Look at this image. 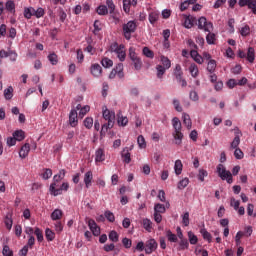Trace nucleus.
Segmentation results:
<instances>
[{"label": "nucleus", "mask_w": 256, "mask_h": 256, "mask_svg": "<svg viewBox=\"0 0 256 256\" xmlns=\"http://www.w3.org/2000/svg\"><path fill=\"white\" fill-rule=\"evenodd\" d=\"M103 119H105V121H108V123L102 126L101 133H107V131H109V129H113V126L115 125V112L110 111L106 108L105 110H103Z\"/></svg>", "instance_id": "obj_1"}, {"label": "nucleus", "mask_w": 256, "mask_h": 256, "mask_svg": "<svg viewBox=\"0 0 256 256\" xmlns=\"http://www.w3.org/2000/svg\"><path fill=\"white\" fill-rule=\"evenodd\" d=\"M123 36L127 41L131 40V34L137 31V23L133 20L128 21L122 26Z\"/></svg>", "instance_id": "obj_2"}, {"label": "nucleus", "mask_w": 256, "mask_h": 256, "mask_svg": "<svg viewBox=\"0 0 256 256\" xmlns=\"http://www.w3.org/2000/svg\"><path fill=\"white\" fill-rule=\"evenodd\" d=\"M217 173L222 181H227L229 185L233 183V174H231V172L228 171L223 164H219L217 166Z\"/></svg>", "instance_id": "obj_3"}, {"label": "nucleus", "mask_w": 256, "mask_h": 256, "mask_svg": "<svg viewBox=\"0 0 256 256\" xmlns=\"http://www.w3.org/2000/svg\"><path fill=\"white\" fill-rule=\"evenodd\" d=\"M197 27L201 31H204L205 33H210V31H213V23L210 21H207V18L204 16L200 17L197 22Z\"/></svg>", "instance_id": "obj_4"}, {"label": "nucleus", "mask_w": 256, "mask_h": 256, "mask_svg": "<svg viewBox=\"0 0 256 256\" xmlns=\"http://www.w3.org/2000/svg\"><path fill=\"white\" fill-rule=\"evenodd\" d=\"M234 133H235V137L233 139V141L230 144V149H238L240 143H241V131L239 130V128H235L234 129Z\"/></svg>", "instance_id": "obj_5"}, {"label": "nucleus", "mask_w": 256, "mask_h": 256, "mask_svg": "<svg viewBox=\"0 0 256 256\" xmlns=\"http://www.w3.org/2000/svg\"><path fill=\"white\" fill-rule=\"evenodd\" d=\"M88 227L93 233L94 237H99V235H101V228L97 226V223L95 222V220L93 219L88 220Z\"/></svg>", "instance_id": "obj_6"}, {"label": "nucleus", "mask_w": 256, "mask_h": 256, "mask_svg": "<svg viewBox=\"0 0 256 256\" xmlns=\"http://www.w3.org/2000/svg\"><path fill=\"white\" fill-rule=\"evenodd\" d=\"M155 249H157V241L155 239L148 240L145 245V253L151 255Z\"/></svg>", "instance_id": "obj_7"}, {"label": "nucleus", "mask_w": 256, "mask_h": 256, "mask_svg": "<svg viewBox=\"0 0 256 256\" xmlns=\"http://www.w3.org/2000/svg\"><path fill=\"white\" fill-rule=\"evenodd\" d=\"M90 73L91 75H93V77H101L103 73V68L97 63L92 64L90 68Z\"/></svg>", "instance_id": "obj_8"}, {"label": "nucleus", "mask_w": 256, "mask_h": 256, "mask_svg": "<svg viewBox=\"0 0 256 256\" xmlns=\"http://www.w3.org/2000/svg\"><path fill=\"white\" fill-rule=\"evenodd\" d=\"M79 123V117L77 115V110H71L69 114V124L72 127H77Z\"/></svg>", "instance_id": "obj_9"}, {"label": "nucleus", "mask_w": 256, "mask_h": 256, "mask_svg": "<svg viewBox=\"0 0 256 256\" xmlns=\"http://www.w3.org/2000/svg\"><path fill=\"white\" fill-rule=\"evenodd\" d=\"M105 161V150L98 148L95 152V163H103Z\"/></svg>", "instance_id": "obj_10"}, {"label": "nucleus", "mask_w": 256, "mask_h": 256, "mask_svg": "<svg viewBox=\"0 0 256 256\" xmlns=\"http://www.w3.org/2000/svg\"><path fill=\"white\" fill-rule=\"evenodd\" d=\"M114 53L117 55V58L121 62L125 61V59L127 58V54L125 53V46L123 44H120V47Z\"/></svg>", "instance_id": "obj_11"}, {"label": "nucleus", "mask_w": 256, "mask_h": 256, "mask_svg": "<svg viewBox=\"0 0 256 256\" xmlns=\"http://www.w3.org/2000/svg\"><path fill=\"white\" fill-rule=\"evenodd\" d=\"M31 151V146L29 145V143H25L21 149H20V152H19V157L21 159H25L28 155H29V152Z\"/></svg>", "instance_id": "obj_12"}, {"label": "nucleus", "mask_w": 256, "mask_h": 256, "mask_svg": "<svg viewBox=\"0 0 256 256\" xmlns=\"http://www.w3.org/2000/svg\"><path fill=\"white\" fill-rule=\"evenodd\" d=\"M57 187H59V182L53 181L49 188L50 194H52L54 197L61 195V190H59Z\"/></svg>", "instance_id": "obj_13"}, {"label": "nucleus", "mask_w": 256, "mask_h": 256, "mask_svg": "<svg viewBox=\"0 0 256 256\" xmlns=\"http://www.w3.org/2000/svg\"><path fill=\"white\" fill-rule=\"evenodd\" d=\"M142 226L148 233H151L153 231V222L148 218L142 219Z\"/></svg>", "instance_id": "obj_14"}, {"label": "nucleus", "mask_w": 256, "mask_h": 256, "mask_svg": "<svg viewBox=\"0 0 256 256\" xmlns=\"http://www.w3.org/2000/svg\"><path fill=\"white\" fill-rule=\"evenodd\" d=\"M190 55L192 57V59L198 63V65H203V58L201 55H199V53L197 52V50H191L190 51Z\"/></svg>", "instance_id": "obj_15"}, {"label": "nucleus", "mask_w": 256, "mask_h": 256, "mask_svg": "<svg viewBox=\"0 0 256 256\" xmlns=\"http://www.w3.org/2000/svg\"><path fill=\"white\" fill-rule=\"evenodd\" d=\"M93 181V172L88 171L84 175V183L87 189L91 187V182Z\"/></svg>", "instance_id": "obj_16"}, {"label": "nucleus", "mask_w": 256, "mask_h": 256, "mask_svg": "<svg viewBox=\"0 0 256 256\" xmlns=\"http://www.w3.org/2000/svg\"><path fill=\"white\" fill-rule=\"evenodd\" d=\"M4 223H5L6 229H8V231H11V229L13 228V215L7 214L5 216Z\"/></svg>", "instance_id": "obj_17"}, {"label": "nucleus", "mask_w": 256, "mask_h": 256, "mask_svg": "<svg viewBox=\"0 0 256 256\" xmlns=\"http://www.w3.org/2000/svg\"><path fill=\"white\" fill-rule=\"evenodd\" d=\"M189 71L191 77H193L194 79H196V77H199V67L197 66V64L192 63L189 67Z\"/></svg>", "instance_id": "obj_18"}, {"label": "nucleus", "mask_w": 256, "mask_h": 256, "mask_svg": "<svg viewBox=\"0 0 256 256\" xmlns=\"http://www.w3.org/2000/svg\"><path fill=\"white\" fill-rule=\"evenodd\" d=\"M121 157H122L124 163H126V164L131 163V153L129 152V148H125L122 151Z\"/></svg>", "instance_id": "obj_19"}, {"label": "nucleus", "mask_w": 256, "mask_h": 256, "mask_svg": "<svg viewBox=\"0 0 256 256\" xmlns=\"http://www.w3.org/2000/svg\"><path fill=\"white\" fill-rule=\"evenodd\" d=\"M215 41H217V35L211 31L208 32L206 35V43H208V45H215Z\"/></svg>", "instance_id": "obj_20"}, {"label": "nucleus", "mask_w": 256, "mask_h": 256, "mask_svg": "<svg viewBox=\"0 0 256 256\" xmlns=\"http://www.w3.org/2000/svg\"><path fill=\"white\" fill-rule=\"evenodd\" d=\"M182 119H183V123L187 127V129H191V127L193 126V122L191 121V116H189V114H187V113H183Z\"/></svg>", "instance_id": "obj_21"}, {"label": "nucleus", "mask_w": 256, "mask_h": 256, "mask_svg": "<svg viewBox=\"0 0 256 256\" xmlns=\"http://www.w3.org/2000/svg\"><path fill=\"white\" fill-rule=\"evenodd\" d=\"M5 9L8 11V13L15 15V1L8 0L5 4Z\"/></svg>", "instance_id": "obj_22"}, {"label": "nucleus", "mask_w": 256, "mask_h": 256, "mask_svg": "<svg viewBox=\"0 0 256 256\" xmlns=\"http://www.w3.org/2000/svg\"><path fill=\"white\" fill-rule=\"evenodd\" d=\"M246 59L247 61H249V63H253V61H255V48L253 47L248 48Z\"/></svg>", "instance_id": "obj_23"}, {"label": "nucleus", "mask_w": 256, "mask_h": 256, "mask_svg": "<svg viewBox=\"0 0 256 256\" xmlns=\"http://www.w3.org/2000/svg\"><path fill=\"white\" fill-rule=\"evenodd\" d=\"M174 171L176 175H181V173H183V162H181V160L175 161Z\"/></svg>", "instance_id": "obj_24"}, {"label": "nucleus", "mask_w": 256, "mask_h": 256, "mask_svg": "<svg viewBox=\"0 0 256 256\" xmlns=\"http://www.w3.org/2000/svg\"><path fill=\"white\" fill-rule=\"evenodd\" d=\"M63 217V211L60 209H55L51 214L52 221H59Z\"/></svg>", "instance_id": "obj_25"}, {"label": "nucleus", "mask_w": 256, "mask_h": 256, "mask_svg": "<svg viewBox=\"0 0 256 256\" xmlns=\"http://www.w3.org/2000/svg\"><path fill=\"white\" fill-rule=\"evenodd\" d=\"M188 239L190 245H197V243H199V238H197V235H195V233H193L192 231L188 232Z\"/></svg>", "instance_id": "obj_26"}, {"label": "nucleus", "mask_w": 256, "mask_h": 256, "mask_svg": "<svg viewBox=\"0 0 256 256\" xmlns=\"http://www.w3.org/2000/svg\"><path fill=\"white\" fill-rule=\"evenodd\" d=\"M173 137L176 145H181V143H183V133L181 131L173 132Z\"/></svg>", "instance_id": "obj_27"}, {"label": "nucleus", "mask_w": 256, "mask_h": 256, "mask_svg": "<svg viewBox=\"0 0 256 256\" xmlns=\"http://www.w3.org/2000/svg\"><path fill=\"white\" fill-rule=\"evenodd\" d=\"M13 137L16 141H23L25 139V132L23 130H16L13 132Z\"/></svg>", "instance_id": "obj_28"}, {"label": "nucleus", "mask_w": 256, "mask_h": 256, "mask_svg": "<svg viewBox=\"0 0 256 256\" xmlns=\"http://www.w3.org/2000/svg\"><path fill=\"white\" fill-rule=\"evenodd\" d=\"M96 13H98V15L105 16L109 14V9L107 8L106 5H100L96 9Z\"/></svg>", "instance_id": "obj_29"}, {"label": "nucleus", "mask_w": 256, "mask_h": 256, "mask_svg": "<svg viewBox=\"0 0 256 256\" xmlns=\"http://www.w3.org/2000/svg\"><path fill=\"white\" fill-rule=\"evenodd\" d=\"M156 71H157V74H156L157 78L163 79V76L165 75V71H167V68H164L163 65H157Z\"/></svg>", "instance_id": "obj_30"}, {"label": "nucleus", "mask_w": 256, "mask_h": 256, "mask_svg": "<svg viewBox=\"0 0 256 256\" xmlns=\"http://www.w3.org/2000/svg\"><path fill=\"white\" fill-rule=\"evenodd\" d=\"M172 125L174 127V132L181 131L182 129L181 120H179L177 117H174L172 119Z\"/></svg>", "instance_id": "obj_31"}, {"label": "nucleus", "mask_w": 256, "mask_h": 256, "mask_svg": "<svg viewBox=\"0 0 256 256\" xmlns=\"http://www.w3.org/2000/svg\"><path fill=\"white\" fill-rule=\"evenodd\" d=\"M200 233H201L203 239H205V241H208V243H211L213 237L211 236V233H209V231H207V229H201Z\"/></svg>", "instance_id": "obj_32"}, {"label": "nucleus", "mask_w": 256, "mask_h": 256, "mask_svg": "<svg viewBox=\"0 0 256 256\" xmlns=\"http://www.w3.org/2000/svg\"><path fill=\"white\" fill-rule=\"evenodd\" d=\"M215 69H217V62L215 60H209L207 65V71L213 74L215 73Z\"/></svg>", "instance_id": "obj_33"}, {"label": "nucleus", "mask_w": 256, "mask_h": 256, "mask_svg": "<svg viewBox=\"0 0 256 256\" xmlns=\"http://www.w3.org/2000/svg\"><path fill=\"white\" fill-rule=\"evenodd\" d=\"M185 249H189V241L185 238H182L179 242V251H185Z\"/></svg>", "instance_id": "obj_34"}, {"label": "nucleus", "mask_w": 256, "mask_h": 256, "mask_svg": "<svg viewBox=\"0 0 256 256\" xmlns=\"http://www.w3.org/2000/svg\"><path fill=\"white\" fill-rule=\"evenodd\" d=\"M48 60L50 61L51 65H57L59 63V58L58 56L55 54V52H51L48 55Z\"/></svg>", "instance_id": "obj_35"}, {"label": "nucleus", "mask_w": 256, "mask_h": 256, "mask_svg": "<svg viewBox=\"0 0 256 256\" xmlns=\"http://www.w3.org/2000/svg\"><path fill=\"white\" fill-rule=\"evenodd\" d=\"M166 237H167L168 241H170V243H177V241H178L177 235L173 234V232H171V230H167Z\"/></svg>", "instance_id": "obj_36"}, {"label": "nucleus", "mask_w": 256, "mask_h": 256, "mask_svg": "<svg viewBox=\"0 0 256 256\" xmlns=\"http://www.w3.org/2000/svg\"><path fill=\"white\" fill-rule=\"evenodd\" d=\"M161 63L162 67H164L166 70L171 69V60L165 56H161Z\"/></svg>", "instance_id": "obj_37"}, {"label": "nucleus", "mask_w": 256, "mask_h": 256, "mask_svg": "<svg viewBox=\"0 0 256 256\" xmlns=\"http://www.w3.org/2000/svg\"><path fill=\"white\" fill-rule=\"evenodd\" d=\"M142 53L145 55V57H148V59H153V57H155V53H153L149 47H144Z\"/></svg>", "instance_id": "obj_38"}, {"label": "nucleus", "mask_w": 256, "mask_h": 256, "mask_svg": "<svg viewBox=\"0 0 256 256\" xmlns=\"http://www.w3.org/2000/svg\"><path fill=\"white\" fill-rule=\"evenodd\" d=\"M106 7L110 14L115 13V3L113 2V0H106Z\"/></svg>", "instance_id": "obj_39"}, {"label": "nucleus", "mask_w": 256, "mask_h": 256, "mask_svg": "<svg viewBox=\"0 0 256 256\" xmlns=\"http://www.w3.org/2000/svg\"><path fill=\"white\" fill-rule=\"evenodd\" d=\"M137 143L140 149H145V147H147V142H145V137H143V135L138 136Z\"/></svg>", "instance_id": "obj_40"}, {"label": "nucleus", "mask_w": 256, "mask_h": 256, "mask_svg": "<svg viewBox=\"0 0 256 256\" xmlns=\"http://www.w3.org/2000/svg\"><path fill=\"white\" fill-rule=\"evenodd\" d=\"M240 34L242 35V37H247L251 34V28L249 27V25H245L240 29Z\"/></svg>", "instance_id": "obj_41"}, {"label": "nucleus", "mask_w": 256, "mask_h": 256, "mask_svg": "<svg viewBox=\"0 0 256 256\" xmlns=\"http://www.w3.org/2000/svg\"><path fill=\"white\" fill-rule=\"evenodd\" d=\"M109 240L112 241L113 243H117L119 241V234H117V231L112 230L109 235Z\"/></svg>", "instance_id": "obj_42"}, {"label": "nucleus", "mask_w": 256, "mask_h": 256, "mask_svg": "<svg viewBox=\"0 0 256 256\" xmlns=\"http://www.w3.org/2000/svg\"><path fill=\"white\" fill-rule=\"evenodd\" d=\"M45 237L47 241H53L55 239V232H53L51 229L47 228L45 230Z\"/></svg>", "instance_id": "obj_43"}, {"label": "nucleus", "mask_w": 256, "mask_h": 256, "mask_svg": "<svg viewBox=\"0 0 256 256\" xmlns=\"http://www.w3.org/2000/svg\"><path fill=\"white\" fill-rule=\"evenodd\" d=\"M4 97L5 99H13V87H8L4 90Z\"/></svg>", "instance_id": "obj_44"}, {"label": "nucleus", "mask_w": 256, "mask_h": 256, "mask_svg": "<svg viewBox=\"0 0 256 256\" xmlns=\"http://www.w3.org/2000/svg\"><path fill=\"white\" fill-rule=\"evenodd\" d=\"M132 63L134 65V69H136V71H141V68L143 67V62L141 61V58L132 60Z\"/></svg>", "instance_id": "obj_45"}, {"label": "nucleus", "mask_w": 256, "mask_h": 256, "mask_svg": "<svg viewBox=\"0 0 256 256\" xmlns=\"http://www.w3.org/2000/svg\"><path fill=\"white\" fill-rule=\"evenodd\" d=\"M189 185V178H183L178 182V189L183 190Z\"/></svg>", "instance_id": "obj_46"}, {"label": "nucleus", "mask_w": 256, "mask_h": 256, "mask_svg": "<svg viewBox=\"0 0 256 256\" xmlns=\"http://www.w3.org/2000/svg\"><path fill=\"white\" fill-rule=\"evenodd\" d=\"M165 205L163 204H155L154 206V213H165Z\"/></svg>", "instance_id": "obj_47"}, {"label": "nucleus", "mask_w": 256, "mask_h": 256, "mask_svg": "<svg viewBox=\"0 0 256 256\" xmlns=\"http://www.w3.org/2000/svg\"><path fill=\"white\" fill-rule=\"evenodd\" d=\"M101 63L106 69H109V67H113V60L109 58H103Z\"/></svg>", "instance_id": "obj_48"}, {"label": "nucleus", "mask_w": 256, "mask_h": 256, "mask_svg": "<svg viewBox=\"0 0 256 256\" xmlns=\"http://www.w3.org/2000/svg\"><path fill=\"white\" fill-rule=\"evenodd\" d=\"M127 123H129V119H127V117H123L120 114H118V125L125 127Z\"/></svg>", "instance_id": "obj_49"}, {"label": "nucleus", "mask_w": 256, "mask_h": 256, "mask_svg": "<svg viewBox=\"0 0 256 256\" xmlns=\"http://www.w3.org/2000/svg\"><path fill=\"white\" fill-rule=\"evenodd\" d=\"M101 29H102L101 21L95 20V22H94V31H93L94 35H97V33H99V31H101Z\"/></svg>", "instance_id": "obj_50"}, {"label": "nucleus", "mask_w": 256, "mask_h": 256, "mask_svg": "<svg viewBox=\"0 0 256 256\" xmlns=\"http://www.w3.org/2000/svg\"><path fill=\"white\" fill-rule=\"evenodd\" d=\"M34 235H36L37 241H39V243L43 242V231H41V229L35 228Z\"/></svg>", "instance_id": "obj_51"}, {"label": "nucleus", "mask_w": 256, "mask_h": 256, "mask_svg": "<svg viewBox=\"0 0 256 256\" xmlns=\"http://www.w3.org/2000/svg\"><path fill=\"white\" fill-rule=\"evenodd\" d=\"M123 9L125 13H129L131 11V0H123Z\"/></svg>", "instance_id": "obj_52"}, {"label": "nucleus", "mask_w": 256, "mask_h": 256, "mask_svg": "<svg viewBox=\"0 0 256 256\" xmlns=\"http://www.w3.org/2000/svg\"><path fill=\"white\" fill-rule=\"evenodd\" d=\"M182 225H184V227H189V212H185L182 215Z\"/></svg>", "instance_id": "obj_53"}, {"label": "nucleus", "mask_w": 256, "mask_h": 256, "mask_svg": "<svg viewBox=\"0 0 256 256\" xmlns=\"http://www.w3.org/2000/svg\"><path fill=\"white\" fill-rule=\"evenodd\" d=\"M106 219L110 222V223H113L115 222V214H113V212L111 211H106L104 213Z\"/></svg>", "instance_id": "obj_54"}, {"label": "nucleus", "mask_w": 256, "mask_h": 256, "mask_svg": "<svg viewBox=\"0 0 256 256\" xmlns=\"http://www.w3.org/2000/svg\"><path fill=\"white\" fill-rule=\"evenodd\" d=\"M2 255L13 256V250H11V248H9V246L4 245L3 250H2Z\"/></svg>", "instance_id": "obj_55"}, {"label": "nucleus", "mask_w": 256, "mask_h": 256, "mask_svg": "<svg viewBox=\"0 0 256 256\" xmlns=\"http://www.w3.org/2000/svg\"><path fill=\"white\" fill-rule=\"evenodd\" d=\"M129 57L131 61H135L136 59H139V56H137V53H135V48L133 47L129 48Z\"/></svg>", "instance_id": "obj_56"}, {"label": "nucleus", "mask_w": 256, "mask_h": 256, "mask_svg": "<svg viewBox=\"0 0 256 256\" xmlns=\"http://www.w3.org/2000/svg\"><path fill=\"white\" fill-rule=\"evenodd\" d=\"M174 109L178 111V113H181L183 111V107H181V102H179L178 99L173 100Z\"/></svg>", "instance_id": "obj_57"}, {"label": "nucleus", "mask_w": 256, "mask_h": 256, "mask_svg": "<svg viewBox=\"0 0 256 256\" xmlns=\"http://www.w3.org/2000/svg\"><path fill=\"white\" fill-rule=\"evenodd\" d=\"M53 176V171L49 168H46L44 173L42 174L43 179L47 180V179H51V177Z\"/></svg>", "instance_id": "obj_58"}, {"label": "nucleus", "mask_w": 256, "mask_h": 256, "mask_svg": "<svg viewBox=\"0 0 256 256\" xmlns=\"http://www.w3.org/2000/svg\"><path fill=\"white\" fill-rule=\"evenodd\" d=\"M122 245H124L125 249H131V245H133V242L129 238H123Z\"/></svg>", "instance_id": "obj_59"}, {"label": "nucleus", "mask_w": 256, "mask_h": 256, "mask_svg": "<svg viewBox=\"0 0 256 256\" xmlns=\"http://www.w3.org/2000/svg\"><path fill=\"white\" fill-rule=\"evenodd\" d=\"M84 126L86 127V129H91V127H93V118L91 117L85 118Z\"/></svg>", "instance_id": "obj_60"}, {"label": "nucleus", "mask_w": 256, "mask_h": 256, "mask_svg": "<svg viewBox=\"0 0 256 256\" xmlns=\"http://www.w3.org/2000/svg\"><path fill=\"white\" fill-rule=\"evenodd\" d=\"M54 226H55V231L56 233H58V235L63 232V223H61V221H56Z\"/></svg>", "instance_id": "obj_61"}, {"label": "nucleus", "mask_w": 256, "mask_h": 256, "mask_svg": "<svg viewBox=\"0 0 256 256\" xmlns=\"http://www.w3.org/2000/svg\"><path fill=\"white\" fill-rule=\"evenodd\" d=\"M32 11H33V7H28V8L24 9V17H25V19H31Z\"/></svg>", "instance_id": "obj_62"}, {"label": "nucleus", "mask_w": 256, "mask_h": 256, "mask_svg": "<svg viewBox=\"0 0 256 256\" xmlns=\"http://www.w3.org/2000/svg\"><path fill=\"white\" fill-rule=\"evenodd\" d=\"M208 173L206 170L200 169L198 173V179L199 181H205V177H207Z\"/></svg>", "instance_id": "obj_63"}, {"label": "nucleus", "mask_w": 256, "mask_h": 256, "mask_svg": "<svg viewBox=\"0 0 256 256\" xmlns=\"http://www.w3.org/2000/svg\"><path fill=\"white\" fill-rule=\"evenodd\" d=\"M234 157L236 159H243L244 157V154H243V151L241 150V148H236L235 151H234Z\"/></svg>", "instance_id": "obj_64"}]
</instances>
